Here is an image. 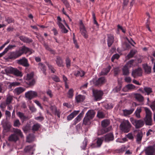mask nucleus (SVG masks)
<instances>
[{
    "mask_svg": "<svg viewBox=\"0 0 155 155\" xmlns=\"http://www.w3.org/2000/svg\"><path fill=\"white\" fill-rule=\"evenodd\" d=\"M130 68L127 66V65H125L122 69L123 74L124 75H127L129 74V68Z\"/></svg>",
    "mask_w": 155,
    "mask_h": 155,
    "instance_id": "31",
    "label": "nucleus"
},
{
    "mask_svg": "<svg viewBox=\"0 0 155 155\" xmlns=\"http://www.w3.org/2000/svg\"><path fill=\"white\" fill-rule=\"evenodd\" d=\"M38 65L40 67V68H41V70L43 71V73L45 74V75H46V73L45 72L46 71L45 66L41 63H39Z\"/></svg>",
    "mask_w": 155,
    "mask_h": 155,
    "instance_id": "45",
    "label": "nucleus"
},
{
    "mask_svg": "<svg viewBox=\"0 0 155 155\" xmlns=\"http://www.w3.org/2000/svg\"><path fill=\"white\" fill-rule=\"evenodd\" d=\"M147 104L148 105L150 106V107H155V100L151 103L150 104H149V103L150 102L149 101V97L147 98Z\"/></svg>",
    "mask_w": 155,
    "mask_h": 155,
    "instance_id": "58",
    "label": "nucleus"
},
{
    "mask_svg": "<svg viewBox=\"0 0 155 155\" xmlns=\"http://www.w3.org/2000/svg\"><path fill=\"white\" fill-rule=\"evenodd\" d=\"M134 61V60H131L128 61L125 65H127V66H128V67L130 68L133 65V64Z\"/></svg>",
    "mask_w": 155,
    "mask_h": 155,
    "instance_id": "57",
    "label": "nucleus"
},
{
    "mask_svg": "<svg viewBox=\"0 0 155 155\" xmlns=\"http://www.w3.org/2000/svg\"><path fill=\"white\" fill-rule=\"evenodd\" d=\"M104 139L103 137L101 138L98 137L97 138L96 143L97 147H99L101 146L102 143Z\"/></svg>",
    "mask_w": 155,
    "mask_h": 155,
    "instance_id": "41",
    "label": "nucleus"
},
{
    "mask_svg": "<svg viewBox=\"0 0 155 155\" xmlns=\"http://www.w3.org/2000/svg\"><path fill=\"white\" fill-rule=\"evenodd\" d=\"M44 47H45V48L50 51H52L53 52L52 53H54V51L52 50L49 46L46 43H44V44H43Z\"/></svg>",
    "mask_w": 155,
    "mask_h": 155,
    "instance_id": "59",
    "label": "nucleus"
},
{
    "mask_svg": "<svg viewBox=\"0 0 155 155\" xmlns=\"http://www.w3.org/2000/svg\"><path fill=\"white\" fill-rule=\"evenodd\" d=\"M8 84H9V85H8V88L10 89H12L13 87H14L18 86L21 84L20 83L18 82H14L12 83L8 82Z\"/></svg>",
    "mask_w": 155,
    "mask_h": 155,
    "instance_id": "32",
    "label": "nucleus"
},
{
    "mask_svg": "<svg viewBox=\"0 0 155 155\" xmlns=\"http://www.w3.org/2000/svg\"><path fill=\"white\" fill-rule=\"evenodd\" d=\"M126 87L128 90H130L134 89L135 88V86L132 84H128L126 85Z\"/></svg>",
    "mask_w": 155,
    "mask_h": 155,
    "instance_id": "53",
    "label": "nucleus"
},
{
    "mask_svg": "<svg viewBox=\"0 0 155 155\" xmlns=\"http://www.w3.org/2000/svg\"><path fill=\"white\" fill-rule=\"evenodd\" d=\"M106 82V80L104 77L99 78L95 82H94L95 85L97 86H101Z\"/></svg>",
    "mask_w": 155,
    "mask_h": 155,
    "instance_id": "10",
    "label": "nucleus"
},
{
    "mask_svg": "<svg viewBox=\"0 0 155 155\" xmlns=\"http://www.w3.org/2000/svg\"><path fill=\"white\" fill-rule=\"evenodd\" d=\"M25 97L29 100L36 97L38 96L37 93L36 91H30L26 93L25 94Z\"/></svg>",
    "mask_w": 155,
    "mask_h": 155,
    "instance_id": "9",
    "label": "nucleus"
},
{
    "mask_svg": "<svg viewBox=\"0 0 155 155\" xmlns=\"http://www.w3.org/2000/svg\"><path fill=\"white\" fill-rule=\"evenodd\" d=\"M47 65H48V67L49 68V69L51 70V72L53 73H54L55 71V70L54 69V68L51 65L49 64L47 62L46 63Z\"/></svg>",
    "mask_w": 155,
    "mask_h": 155,
    "instance_id": "62",
    "label": "nucleus"
},
{
    "mask_svg": "<svg viewBox=\"0 0 155 155\" xmlns=\"http://www.w3.org/2000/svg\"><path fill=\"white\" fill-rule=\"evenodd\" d=\"M26 89L25 88L19 87L15 88L13 91V92L17 95H19L24 92Z\"/></svg>",
    "mask_w": 155,
    "mask_h": 155,
    "instance_id": "15",
    "label": "nucleus"
},
{
    "mask_svg": "<svg viewBox=\"0 0 155 155\" xmlns=\"http://www.w3.org/2000/svg\"><path fill=\"white\" fill-rule=\"evenodd\" d=\"M18 51L20 53L21 56L24 54H26L28 52L30 54L32 53V50L31 49H30L25 46H23L21 47Z\"/></svg>",
    "mask_w": 155,
    "mask_h": 155,
    "instance_id": "7",
    "label": "nucleus"
},
{
    "mask_svg": "<svg viewBox=\"0 0 155 155\" xmlns=\"http://www.w3.org/2000/svg\"><path fill=\"white\" fill-rule=\"evenodd\" d=\"M104 140L105 142H108L114 140V136L112 133L107 134L104 136Z\"/></svg>",
    "mask_w": 155,
    "mask_h": 155,
    "instance_id": "14",
    "label": "nucleus"
},
{
    "mask_svg": "<svg viewBox=\"0 0 155 155\" xmlns=\"http://www.w3.org/2000/svg\"><path fill=\"white\" fill-rule=\"evenodd\" d=\"M92 119L85 115L83 120V124L85 125H88L91 124Z\"/></svg>",
    "mask_w": 155,
    "mask_h": 155,
    "instance_id": "27",
    "label": "nucleus"
},
{
    "mask_svg": "<svg viewBox=\"0 0 155 155\" xmlns=\"http://www.w3.org/2000/svg\"><path fill=\"white\" fill-rule=\"evenodd\" d=\"M84 74V72L82 71H78L75 74V75L76 76H80L82 77Z\"/></svg>",
    "mask_w": 155,
    "mask_h": 155,
    "instance_id": "49",
    "label": "nucleus"
},
{
    "mask_svg": "<svg viewBox=\"0 0 155 155\" xmlns=\"http://www.w3.org/2000/svg\"><path fill=\"white\" fill-rule=\"evenodd\" d=\"M97 116L99 118H103L104 117V113L102 112L99 111L97 112Z\"/></svg>",
    "mask_w": 155,
    "mask_h": 155,
    "instance_id": "55",
    "label": "nucleus"
},
{
    "mask_svg": "<svg viewBox=\"0 0 155 155\" xmlns=\"http://www.w3.org/2000/svg\"><path fill=\"white\" fill-rule=\"evenodd\" d=\"M40 125L39 124L37 123L34 124L32 127L31 130L33 131H38L40 128Z\"/></svg>",
    "mask_w": 155,
    "mask_h": 155,
    "instance_id": "40",
    "label": "nucleus"
},
{
    "mask_svg": "<svg viewBox=\"0 0 155 155\" xmlns=\"http://www.w3.org/2000/svg\"><path fill=\"white\" fill-rule=\"evenodd\" d=\"M56 61L58 66L59 67L63 66V61L60 57L58 56L57 57Z\"/></svg>",
    "mask_w": 155,
    "mask_h": 155,
    "instance_id": "34",
    "label": "nucleus"
},
{
    "mask_svg": "<svg viewBox=\"0 0 155 155\" xmlns=\"http://www.w3.org/2000/svg\"><path fill=\"white\" fill-rule=\"evenodd\" d=\"M92 92L95 100L96 101L100 100L102 98V96L103 94V92L102 91L93 89Z\"/></svg>",
    "mask_w": 155,
    "mask_h": 155,
    "instance_id": "3",
    "label": "nucleus"
},
{
    "mask_svg": "<svg viewBox=\"0 0 155 155\" xmlns=\"http://www.w3.org/2000/svg\"><path fill=\"white\" fill-rule=\"evenodd\" d=\"M85 97L84 96L79 95L76 97L75 99L77 102L78 103L83 101L85 99Z\"/></svg>",
    "mask_w": 155,
    "mask_h": 155,
    "instance_id": "37",
    "label": "nucleus"
},
{
    "mask_svg": "<svg viewBox=\"0 0 155 155\" xmlns=\"http://www.w3.org/2000/svg\"><path fill=\"white\" fill-rule=\"evenodd\" d=\"M17 115L21 119V120L22 121H23L27 119H28V117L25 116L23 113L21 112H18L17 113Z\"/></svg>",
    "mask_w": 155,
    "mask_h": 155,
    "instance_id": "36",
    "label": "nucleus"
},
{
    "mask_svg": "<svg viewBox=\"0 0 155 155\" xmlns=\"http://www.w3.org/2000/svg\"><path fill=\"white\" fill-rule=\"evenodd\" d=\"M123 8L124 9V8L127 6L129 2L128 0H123Z\"/></svg>",
    "mask_w": 155,
    "mask_h": 155,
    "instance_id": "64",
    "label": "nucleus"
},
{
    "mask_svg": "<svg viewBox=\"0 0 155 155\" xmlns=\"http://www.w3.org/2000/svg\"><path fill=\"white\" fill-rule=\"evenodd\" d=\"M19 38L21 41L26 43H30L33 41L32 39L22 36H20Z\"/></svg>",
    "mask_w": 155,
    "mask_h": 155,
    "instance_id": "26",
    "label": "nucleus"
},
{
    "mask_svg": "<svg viewBox=\"0 0 155 155\" xmlns=\"http://www.w3.org/2000/svg\"><path fill=\"white\" fill-rule=\"evenodd\" d=\"M35 83V81L34 79H33L31 80H28L27 82V84L30 86L34 85Z\"/></svg>",
    "mask_w": 155,
    "mask_h": 155,
    "instance_id": "47",
    "label": "nucleus"
},
{
    "mask_svg": "<svg viewBox=\"0 0 155 155\" xmlns=\"http://www.w3.org/2000/svg\"><path fill=\"white\" fill-rule=\"evenodd\" d=\"M103 128L98 131V135H100L106 133L110 131L111 129V126H109L108 127H103Z\"/></svg>",
    "mask_w": 155,
    "mask_h": 155,
    "instance_id": "16",
    "label": "nucleus"
},
{
    "mask_svg": "<svg viewBox=\"0 0 155 155\" xmlns=\"http://www.w3.org/2000/svg\"><path fill=\"white\" fill-rule=\"evenodd\" d=\"M144 121L146 125L151 126L153 124V120L152 117H144Z\"/></svg>",
    "mask_w": 155,
    "mask_h": 155,
    "instance_id": "22",
    "label": "nucleus"
},
{
    "mask_svg": "<svg viewBox=\"0 0 155 155\" xmlns=\"http://www.w3.org/2000/svg\"><path fill=\"white\" fill-rule=\"evenodd\" d=\"M121 87L122 86L121 85H119L116 87L114 89V91L116 92H117L121 90Z\"/></svg>",
    "mask_w": 155,
    "mask_h": 155,
    "instance_id": "61",
    "label": "nucleus"
},
{
    "mask_svg": "<svg viewBox=\"0 0 155 155\" xmlns=\"http://www.w3.org/2000/svg\"><path fill=\"white\" fill-rule=\"evenodd\" d=\"M19 137L14 134H12L8 137V140L9 141L16 142L19 140Z\"/></svg>",
    "mask_w": 155,
    "mask_h": 155,
    "instance_id": "17",
    "label": "nucleus"
},
{
    "mask_svg": "<svg viewBox=\"0 0 155 155\" xmlns=\"http://www.w3.org/2000/svg\"><path fill=\"white\" fill-rule=\"evenodd\" d=\"M30 129V126L28 124L26 125L23 127V130L24 132L27 133Z\"/></svg>",
    "mask_w": 155,
    "mask_h": 155,
    "instance_id": "51",
    "label": "nucleus"
},
{
    "mask_svg": "<svg viewBox=\"0 0 155 155\" xmlns=\"http://www.w3.org/2000/svg\"><path fill=\"white\" fill-rule=\"evenodd\" d=\"M143 136V134L142 131L139 132L136 136V141L138 144L141 143L142 139Z\"/></svg>",
    "mask_w": 155,
    "mask_h": 155,
    "instance_id": "19",
    "label": "nucleus"
},
{
    "mask_svg": "<svg viewBox=\"0 0 155 155\" xmlns=\"http://www.w3.org/2000/svg\"><path fill=\"white\" fill-rule=\"evenodd\" d=\"M131 124L128 120H124L120 125L121 130L124 133H128L130 130Z\"/></svg>",
    "mask_w": 155,
    "mask_h": 155,
    "instance_id": "1",
    "label": "nucleus"
},
{
    "mask_svg": "<svg viewBox=\"0 0 155 155\" xmlns=\"http://www.w3.org/2000/svg\"><path fill=\"white\" fill-rule=\"evenodd\" d=\"M34 74L33 73H31L27 74L26 80L27 81L31 80L34 79L33 78Z\"/></svg>",
    "mask_w": 155,
    "mask_h": 155,
    "instance_id": "48",
    "label": "nucleus"
},
{
    "mask_svg": "<svg viewBox=\"0 0 155 155\" xmlns=\"http://www.w3.org/2000/svg\"><path fill=\"white\" fill-rule=\"evenodd\" d=\"M131 122L136 129H139L142 127L144 124V122L141 119L133 120L131 121Z\"/></svg>",
    "mask_w": 155,
    "mask_h": 155,
    "instance_id": "5",
    "label": "nucleus"
},
{
    "mask_svg": "<svg viewBox=\"0 0 155 155\" xmlns=\"http://www.w3.org/2000/svg\"><path fill=\"white\" fill-rule=\"evenodd\" d=\"M87 139H85L82 145L81 146V148L82 149L85 150V148L87 146Z\"/></svg>",
    "mask_w": 155,
    "mask_h": 155,
    "instance_id": "50",
    "label": "nucleus"
},
{
    "mask_svg": "<svg viewBox=\"0 0 155 155\" xmlns=\"http://www.w3.org/2000/svg\"><path fill=\"white\" fill-rule=\"evenodd\" d=\"M3 131L5 132H9L12 127L11 123L8 121H3L2 123Z\"/></svg>",
    "mask_w": 155,
    "mask_h": 155,
    "instance_id": "8",
    "label": "nucleus"
},
{
    "mask_svg": "<svg viewBox=\"0 0 155 155\" xmlns=\"http://www.w3.org/2000/svg\"><path fill=\"white\" fill-rule=\"evenodd\" d=\"M80 31L81 35L85 38H88V35H87V32L86 29L85 27L84 28H80Z\"/></svg>",
    "mask_w": 155,
    "mask_h": 155,
    "instance_id": "29",
    "label": "nucleus"
},
{
    "mask_svg": "<svg viewBox=\"0 0 155 155\" xmlns=\"http://www.w3.org/2000/svg\"><path fill=\"white\" fill-rule=\"evenodd\" d=\"M5 21L7 22L8 24L14 22V19L10 17H7L5 18Z\"/></svg>",
    "mask_w": 155,
    "mask_h": 155,
    "instance_id": "46",
    "label": "nucleus"
},
{
    "mask_svg": "<svg viewBox=\"0 0 155 155\" xmlns=\"http://www.w3.org/2000/svg\"><path fill=\"white\" fill-rule=\"evenodd\" d=\"M5 71L6 73L12 74L17 77L22 76V72L16 68L8 67L5 69Z\"/></svg>",
    "mask_w": 155,
    "mask_h": 155,
    "instance_id": "2",
    "label": "nucleus"
},
{
    "mask_svg": "<svg viewBox=\"0 0 155 155\" xmlns=\"http://www.w3.org/2000/svg\"><path fill=\"white\" fill-rule=\"evenodd\" d=\"M110 121L107 120H105L101 122V125L103 127H106L110 124Z\"/></svg>",
    "mask_w": 155,
    "mask_h": 155,
    "instance_id": "44",
    "label": "nucleus"
},
{
    "mask_svg": "<svg viewBox=\"0 0 155 155\" xmlns=\"http://www.w3.org/2000/svg\"><path fill=\"white\" fill-rule=\"evenodd\" d=\"M50 109L53 114L57 115L58 117H60L61 112L59 110L57 109L56 107H50Z\"/></svg>",
    "mask_w": 155,
    "mask_h": 155,
    "instance_id": "20",
    "label": "nucleus"
},
{
    "mask_svg": "<svg viewBox=\"0 0 155 155\" xmlns=\"http://www.w3.org/2000/svg\"><path fill=\"white\" fill-rule=\"evenodd\" d=\"M34 146L28 145L26 146L24 149V151L25 153H28L29 154L32 155L33 154V152L34 150Z\"/></svg>",
    "mask_w": 155,
    "mask_h": 155,
    "instance_id": "13",
    "label": "nucleus"
},
{
    "mask_svg": "<svg viewBox=\"0 0 155 155\" xmlns=\"http://www.w3.org/2000/svg\"><path fill=\"white\" fill-rule=\"evenodd\" d=\"M18 50L11 52L8 54V57L7 59L14 60L21 56Z\"/></svg>",
    "mask_w": 155,
    "mask_h": 155,
    "instance_id": "4",
    "label": "nucleus"
},
{
    "mask_svg": "<svg viewBox=\"0 0 155 155\" xmlns=\"http://www.w3.org/2000/svg\"><path fill=\"white\" fill-rule=\"evenodd\" d=\"M57 24L59 27L61 29V31L62 32L64 33H66L68 32V30L61 23L60 21H58Z\"/></svg>",
    "mask_w": 155,
    "mask_h": 155,
    "instance_id": "25",
    "label": "nucleus"
},
{
    "mask_svg": "<svg viewBox=\"0 0 155 155\" xmlns=\"http://www.w3.org/2000/svg\"><path fill=\"white\" fill-rule=\"evenodd\" d=\"M146 115L145 117H152V113L151 111L147 107L145 108Z\"/></svg>",
    "mask_w": 155,
    "mask_h": 155,
    "instance_id": "39",
    "label": "nucleus"
},
{
    "mask_svg": "<svg viewBox=\"0 0 155 155\" xmlns=\"http://www.w3.org/2000/svg\"><path fill=\"white\" fill-rule=\"evenodd\" d=\"M155 150L152 147H149L146 150L147 153V155H153L154 153Z\"/></svg>",
    "mask_w": 155,
    "mask_h": 155,
    "instance_id": "33",
    "label": "nucleus"
},
{
    "mask_svg": "<svg viewBox=\"0 0 155 155\" xmlns=\"http://www.w3.org/2000/svg\"><path fill=\"white\" fill-rule=\"evenodd\" d=\"M137 51L135 50H131L127 56L128 58L129 59L133 57L136 54Z\"/></svg>",
    "mask_w": 155,
    "mask_h": 155,
    "instance_id": "43",
    "label": "nucleus"
},
{
    "mask_svg": "<svg viewBox=\"0 0 155 155\" xmlns=\"http://www.w3.org/2000/svg\"><path fill=\"white\" fill-rule=\"evenodd\" d=\"M95 113L93 110H89L86 113V116L90 117V118L93 119L94 117Z\"/></svg>",
    "mask_w": 155,
    "mask_h": 155,
    "instance_id": "30",
    "label": "nucleus"
},
{
    "mask_svg": "<svg viewBox=\"0 0 155 155\" xmlns=\"http://www.w3.org/2000/svg\"><path fill=\"white\" fill-rule=\"evenodd\" d=\"M13 100V97L12 96H9L6 98L5 101L2 102L0 105V107L8 106Z\"/></svg>",
    "mask_w": 155,
    "mask_h": 155,
    "instance_id": "11",
    "label": "nucleus"
},
{
    "mask_svg": "<svg viewBox=\"0 0 155 155\" xmlns=\"http://www.w3.org/2000/svg\"><path fill=\"white\" fill-rule=\"evenodd\" d=\"M34 136L33 134H29L27 137L26 141L28 143H31L34 140Z\"/></svg>",
    "mask_w": 155,
    "mask_h": 155,
    "instance_id": "42",
    "label": "nucleus"
},
{
    "mask_svg": "<svg viewBox=\"0 0 155 155\" xmlns=\"http://www.w3.org/2000/svg\"><path fill=\"white\" fill-rule=\"evenodd\" d=\"M14 134H15L16 135H17L18 137H23V135L21 130L18 129H14L13 130Z\"/></svg>",
    "mask_w": 155,
    "mask_h": 155,
    "instance_id": "28",
    "label": "nucleus"
},
{
    "mask_svg": "<svg viewBox=\"0 0 155 155\" xmlns=\"http://www.w3.org/2000/svg\"><path fill=\"white\" fill-rule=\"evenodd\" d=\"M134 97L136 100L142 103L144 101V97L140 94H134Z\"/></svg>",
    "mask_w": 155,
    "mask_h": 155,
    "instance_id": "18",
    "label": "nucleus"
},
{
    "mask_svg": "<svg viewBox=\"0 0 155 155\" xmlns=\"http://www.w3.org/2000/svg\"><path fill=\"white\" fill-rule=\"evenodd\" d=\"M18 63L26 67H28L29 66L28 60L25 57H23L22 59L18 60Z\"/></svg>",
    "mask_w": 155,
    "mask_h": 155,
    "instance_id": "12",
    "label": "nucleus"
},
{
    "mask_svg": "<svg viewBox=\"0 0 155 155\" xmlns=\"http://www.w3.org/2000/svg\"><path fill=\"white\" fill-rule=\"evenodd\" d=\"M142 70L141 68L139 67L133 70L132 72L131 75L134 78H136L137 77L142 76Z\"/></svg>",
    "mask_w": 155,
    "mask_h": 155,
    "instance_id": "6",
    "label": "nucleus"
},
{
    "mask_svg": "<svg viewBox=\"0 0 155 155\" xmlns=\"http://www.w3.org/2000/svg\"><path fill=\"white\" fill-rule=\"evenodd\" d=\"M134 110L133 108H131L130 110H123L124 114V116H127L131 114Z\"/></svg>",
    "mask_w": 155,
    "mask_h": 155,
    "instance_id": "38",
    "label": "nucleus"
},
{
    "mask_svg": "<svg viewBox=\"0 0 155 155\" xmlns=\"http://www.w3.org/2000/svg\"><path fill=\"white\" fill-rule=\"evenodd\" d=\"M92 16L94 20V23L96 24L97 26H98V23H97V21L96 20L95 14L94 12H93L92 13Z\"/></svg>",
    "mask_w": 155,
    "mask_h": 155,
    "instance_id": "63",
    "label": "nucleus"
},
{
    "mask_svg": "<svg viewBox=\"0 0 155 155\" xmlns=\"http://www.w3.org/2000/svg\"><path fill=\"white\" fill-rule=\"evenodd\" d=\"M21 125V123L19 120L18 119H17L14 121L13 125L15 127H18Z\"/></svg>",
    "mask_w": 155,
    "mask_h": 155,
    "instance_id": "52",
    "label": "nucleus"
},
{
    "mask_svg": "<svg viewBox=\"0 0 155 155\" xmlns=\"http://www.w3.org/2000/svg\"><path fill=\"white\" fill-rule=\"evenodd\" d=\"M73 89H71L68 91V97L69 98H71L73 96Z\"/></svg>",
    "mask_w": 155,
    "mask_h": 155,
    "instance_id": "54",
    "label": "nucleus"
},
{
    "mask_svg": "<svg viewBox=\"0 0 155 155\" xmlns=\"http://www.w3.org/2000/svg\"><path fill=\"white\" fill-rule=\"evenodd\" d=\"M144 94L147 95H149L153 92L152 88L150 87H144Z\"/></svg>",
    "mask_w": 155,
    "mask_h": 155,
    "instance_id": "35",
    "label": "nucleus"
},
{
    "mask_svg": "<svg viewBox=\"0 0 155 155\" xmlns=\"http://www.w3.org/2000/svg\"><path fill=\"white\" fill-rule=\"evenodd\" d=\"M114 37L111 35H108L107 42V45L109 47H110L114 41Z\"/></svg>",
    "mask_w": 155,
    "mask_h": 155,
    "instance_id": "21",
    "label": "nucleus"
},
{
    "mask_svg": "<svg viewBox=\"0 0 155 155\" xmlns=\"http://www.w3.org/2000/svg\"><path fill=\"white\" fill-rule=\"evenodd\" d=\"M142 65L146 74H150L151 73V67L150 66H148L147 64H143Z\"/></svg>",
    "mask_w": 155,
    "mask_h": 155,
    "instance_id": "24",
    "label": "nucleus"
},
{
    "mask_svg": "<svg viewBox=\"0 0 155 155\" xmlns=\"http://www.w3.org/2000/svg\"><path fill=\"white\" fill-rule=\"evenodd\" d=\"M120 57V55L117 54L114 55L111 58V61L113 62L115 59H118Z\"/></svg>",
    "mask_w": 155,
    "mask_h": 155,
    "instance_id": "56",
    "label": "nucleus"
},
{
    "mask_svg": "<svg viewBox=\"0 0 155 155\" xmlns=\"http://www.w3.org/2000/svg\"><path fill=\"white\" fill-rule=\"evenodd\" d=\"M111 68V67L110 66H109L107 68L103 69L100 73V75L102 76L106 75L109 72Z\"/></svg>",
    "mask_w": 155,
    "mask_h": 155,
    "instance_id": "23",
    "label": "nucleus"
},
{
    "mask_svg": "<svg viewBox=\"0 0 155 155\" xmlns=\"http://www.w3.org/2000/svg\"><path fill=\"white\" fill-rule=\"evenodd\" d=\"M71 61L68 57L66 58V64L67 67L68 68L70 67L71 64Z\"/></svg>",
    "mask_w": 155,
    "mask_h": 155,
    "instance_id": "60",
    "label": "nucleus"
}]
</instances>
